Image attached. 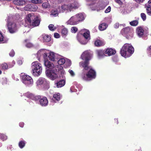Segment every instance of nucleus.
<instances>
[{"label": "nucleus", "mask_w": 151, "mask_h": 151, "mask_svg": "<svg viewBox=\"0 0 151 151\" xmlns=\"http://www.w3.org/2000/svg\"><path fill=\"white\" fill-rule=\"evenodd\" d=\"M80 67L83 68V72L81 75V78L85 81H88L95 78L96 76L95 71L92 67L89 66V64L86 62L84 63H80Z\"/></svg>", "instance_id": "f257e3e1"}, {"label": "nucleus", "mask_w": 151, "mask_h": 151, "mask_svg": "<svg viewBox=\"0 0 151 151\" xmlns=\"http://www.w3.org/2000/svg\"><path fill=\"white\" fill-rule=\"evenodd\" d=\"M134 48L132 45L129 44H124L120 50L122 56L125 58L130 57L134 52Z\"/></svg>", "instance_id": "f03ea898"}, {"label": "nucleus", "mask_w": 151, "mask_h": 151, "mask_svg": "<svg viewBox=\"0 0 151 151\" xmlns=\"http://www.w3.org/2000/svg\"><path fill=\"white\" fill-rule=\"evenodd\" d=\"M77 38L79 42L81 44H86L90 39L89 31L86 29L81 30V34L78 35Z\"/></svg>", "instance_id": "7ed1b4c3"}, {"label": "nucleus", "mask_w": 151, "mask_h": 151, "mask_svg": "<svg viewBox=\"0 0 151 151\" xmlns=\"http://www.w3.org/2000/svg\"><path fill=\"white\" fill-rule=\"evenodd\" d=\"M32 73L35 76H39L42 71L41 64L37 61L33 62L31 64Z\"/></svg>", "instance_id": "20e7f679"}, {"label": "nucleus", "mask_w": 151, "mask_h": 151, "mask_svg": "<svg viewBox=\"0 0 151 151\" xmlns=\"http://www.w3.org/2000/svg\"><path fill=\"white\" fill-rule=\"evenodd\" d=\"M36 83L37 86L44 90H47L50 88L49 82L43 78H40L37 81Z\"/></svg>", "instance_id": "39448f33"}, {"label": "nucleus", "mask_w": 151, "mask_h": 151, "mask_svg": "<svg viewBox=\"0 0 151 151\" xmlns=\"http://www.w3.org/2000/svg\"><path fill=\"white\" fill-rule=\"evenodd\" d=\"M78 7V6L77 5H75L73 4H63L60 7H59L58 9H59L60 12H68Z\"/></svg>", "instance_id": "423d86ee"}, {"label": "nucleus", "mask_w": 151, "mask_h": 151, "mask_svg": "<svg viewBox=\"0 0 151 151\" xmlns=\"http://www.w3.org/2000/svg\"><path fill=\"white\" fill-rule=\"evenodd\" d=\"M22 82L27 86H32L33 83L32 78L29 76L24 74L22 76Z\"/></svg>", "instance_id": "0eeeda50"}, {"label": "nucleus", "mask_w": 151, "mask_h": 151, "mask_svg": "<svg viewBox=\"0 0 151 151\" xmlns=\"http://www.w3.org/2000/svg\"><path fill=\"white\" fill-rule=\"evenodd\" d=\"M9 18L8 17L7 19V26L9 32L11 33L15 32L17 29L16 24L14 22H9Z\"/></svg>", "instance_id": "6e6552de"}, {"label": "nucleus", "mask_w": 151, "mask_h": 151, "mask_svg": "<svg viewBox=\"0 0 151 151\" xmlns=\"http://www.w3.org/2000/svg\"><path fill=\"white\" fill-rule=\"evenodd\" d=\"M92 56L91 52L90 50H87L84 51L82 54L81 58L83 60H85L84 62H81L80 63H84L86 62L89 64L88 61L90 60Z\"/></svg>", "instance_id": "1a4fd4ad"}, {"label": "nucleus", "mask_w": 151, "mask_h": 151, "mask_svg": "<svg viewBox=\"0 0 151 151\" xmlns=\"http://www.w3.org/2000/svg\"><path fill=\"white\" fill-rule=\"evenodd\" d=\"M58 64L61 65H64V67L65 68H67L70 67L71 64V61L67 58H61L58 61Z\"/></svg>", "instance_id": "9d476101"}, {"label": "nucleus", "mask_w": 151, "mask_h": 151, "mask_svg": "<svg viewBox=\"0 0 151 151\" xmlns=\"http://www.w3.org/2000/svg\"><path fill=\"white\" fill-rule=\"evenodd\" d=\"M47 76L50 79L54 80L58 77V74L56 73L54 70H47L46 71Z\"/></svg>", "instance_id": "9b49d317"}, {"label": "nucleus", "mask_w": 151, "mask_h": 151, "mask_svg": "<svg viewBox=\"0 0 151 151\" xmlns=\"http://www.w3.org/2000/svg\"><path fill=\"white\" fill-rule=\"evenodd\" d=\"M36 17L33 14H29L26 17L25 22L27 24H31L32 22L34 19H36Z\"/></svg>", "instance_id": "f8f14e48"}, {"label": "nucleus", "mask_w": 151, "mask_h": 151, "mask_svg": "<svg viewBox=\"0 0 151 151\" xmlns=\"http://www.w3.org/2000/svg\"><path fill=\"white\" fill-rule=\"evenodd\" d=\"M78 21L76 15L71 17L66 22L67 24L75 25L78 23Z\"/></svg>", "instance_id": "ddd939ff"}, {"label": "nucleus", "mask_w": 151, "mask_h": 151, "mask_svg": "<svg viewBox=\"0 0 151 151\" xmlns=\"http://www.w3.org/2000/svg\"><path fill=\"white\" fill-rule=\"evenodd\" d=\"M24 95L25 96L31 99L32 100H37V99H39L40 97L39 96H34L31 93L29 92H27L24 93Z\"/></svg>", "instance_id": "4468645a"}, {"label": "nucleus", "mask_w": 151, "mask_h": 151, "mask_svg": "<svg viewBox=\"0 0 151 151\" xmlns=\"http://www.w3.org/2000/svg\"><path fill=\"white\" fill-rule=\"evenodd\" d=\"M40 104L42 106H46L48 104V101L46 97H43L40 98Z\"/></svg>", "instance_id": "2eb2a0df"}, {"label": "nucleus", "mask_w": 151, "mask_h": 151, "mask_svg": "<svg viewBox=\"0 0 151 151\" xmlns=\"http://www.w3.org/2000/svg\"><path fill=\"white\" fill-rule=\"evenodd\" d=\"M40 38L42 39L44 42H48L50 41L51 38L50 36L45 34L42 35L40 37Z\"/></svg>", "instance_id": "dca6fc26"}, {"label": "nucleus", "mask_w": 151, "mask_h": 151, "mask_svg": "<svg viewBox=\"0 0 151 151\" xmlns=\"http://www.w3.org/2000/svg\"><path fill=\"white\" fill-rule=\"evenodd\" d=\"M60 95L59 93H57L54 94L53 95V97L51 100V102H56V101H59L60 98Z\"/></svg>", "instance_id": "f3484780"}, {"label": "nucleus", "mask_w": 151, "mask_h": 151, "mask_svg": "<svg viewBox=\"0 0 151 151\" xmlns=\"http://www.w3.org/2000/svg\"><path fill=\"white\" fill-rule=\"evenodd\" d=\"M144 30L142 27H138L136 29V32L139 37H142L144 34Z\"/></svg>", "instance_id": "a211bd4d"}, {"label": "nucleus", "mask_w": 151, "mask_h": 151, "mask_svg": "<svg viewBox=\"0 0 151 151\" xmlns=\"http://www.w3.org/2000/svg\"><path fill=\"white\" fill-rule=\"evenodd\" d=\"M75 15H76V17L78 23L82 21L84 19L85 17L84 14L82 13H80Z\"/></svg>", "instance_id": "6ab92c4d"}, {"label": "nucleus", "mask_w": 151, "mask_h": 151, "mask_svg": "<svg viewBox=\"0 0 151 151\" xmlns=\"http://www.w3.org/2000/svg\"><path fill=\"white\" fill-rule=\"evenodd\" d=\"M104 6H100L96 4L92 5L91 7L92 10H97L98 11L104 9Z\"/></svg>", "instance_id": "aec40b11"}, {"label": "nucleus", "mask_w": 151, "mask_h": 151, "mask_svg": "<svg viewBox=\"0 0 151 151\" xmlns=\"http://www.w3.org/2000/svg\"><path fill=\"white\" fill-rule=\"evenodd\" d=\"M44 65L47 68L51 69L53 68L54 66V64L48 60L45 61Z\"/></svg>", "instance_id": "412c9836"}, {"label": "nucleus", "mask_w": 151, "mask_h": 151, "mask_svg": "<svg viewBox=\"0 0 151 151\" xmlns=\"http://www.w3.org/2000/svg\"><path fill=\"white\" fill-rule=\"evenodd\" d=\"M13 3L16 5L19 6H23L25 4L26 2L23 0H14L13 1Z\"/></svg>", "instance_id": "4be33fe9"}, {"label": "nucleus", "mask_w": 151, "mask_h": 151, "mask_svg": "<svg viewBox=\"0 0 151 151\" xmlns=\"http://www.w3.org/2000/svg\"><path fill=\"white\" fill-rule=\"evenodd\" d=\"M116 52L115 50L111 48L107 49L105 52V53L108 56H111L114 54Z\"/></svg>", "instance_id": "5701e85b"}, {"label": "nucleus", "mask_w": 151, "mask_h": 151, "mask_svg": "<svg viewBox=\"0 0 151 151\" xmlns=\"http://www.w3.org/2000/svg\"><path fill=\"white\" fill-rule=\"evenodd\" d=\"M60 12L59 9L58 8L57 9H52L50 12V15L52 17H56L57 16Z\"/></svg>", "instance_id": "b1692460"}, {"label": "nucleus", "mask_w": 151, "mask_h": 151, "mask_svg": "<svg viewBox=\"0 0 151 151\" xmlns=\"http://www.w3.org/2000/svg\"><path fill=\"white\" fill-rule=\"evenodd\" d=\"M56 70H58L59 73H60L61 75H64L65 74V71L64 70L63 68L61 65H58L55 67Z\"/></svg>", "instance_id": "393cba45"}, {"label": "nucleus", "mask_w": 151, "mask_h": 151, "mask_svg": "<svg viewBox=\"0 0 151 151\" xmlns=\"http://www.w3.org/2000/svg\"><path fill=\"white\" fill-rule=\"evenodd\" d=\"M40 22V20L39 19L36 17V19H34L33 21L32 22L31 24L34 27L37 26L39 25Z\"/></svg>", "instance_id": "a878e982"}, {"label": "nucleus", "mask_w": 151, "mask_h": 151, "mask_svg": "<svg viewBox=\"0 0 151 151\" xmlns=\"http://www.w3.org/2000/svg\"><path fill=\"white\" fill-rule=\"evenodd\" d=\"M56 54L53 52H50L47 54L49 59L52 61L55 60Z\"/></svg>", "instance_id": "bb28decb"}, {"label": "nucleus", "mask_w": 151, "mask_h": 151, "mask_svg": "<svg viewBox=\"0 0 151 151\" xmlns=\"http://www.w3.org/2000/svg\"><path fill=\"white\" fill-rule=\"evenodd\" d=\"M65 83L64 80H60L59 81L55 83V85L58 88H60L63 86Z\"/></svg>", "instance_id": "cd10ccee"}, {"label": "nucleus", "mask_w": 151, "mask_h": 151, "mask_svg": "<svg viewBox=\"0 0 151 151\" xmlns=\"http://www.w3.org/2000/svg\"><path fill=\"white\" fill-rule=\"evenodd\" d=\"M37 55L39 57H40L41 55H43L44 58H45L47 56V53L44 52L43 50H41L37 52Z\"/></svg>", "instance_id": "c85d7f7f"}, {"label": "nucleus", "mask_w": 151, "mask_h": 151, "mask_svg": "<svg viewBox=\"0 0 151 151\" xmlns=\"http://www.w3.org/2000/svg\"><path fill=\"white\" fill-rule=\"evenodd\" d=\"M107 26V25L106 23H104L99 25V28L100 30L103 31L106 29Z\"/></svg>", "instance_id": "c756f323"}, {"label": "nucleus", "mask_w": 151, "mask_h": 151, "mask_svg": "<svg viewBox=\"0 0 151 151\" xmlns=\"http://www.w3.org/2000/svg\"><path fill=\"white\" fill-rule=\"evenodd\" d=\"M130 29L129 27H126L122 30L121 33L124 36L127 34L130 31Z\"/></svg>", "instance_id": "7c9ffc66"}, {"label": "nucleus", "mask_w": 151, "mask_h": 151, "mask_svg": "<svg viewBox=\"0 0 151 151\" xmlns=\"http://www.w3.org/2000/svg\"><path fill=\"white\" fill-rule=\"evenodd\" d=\"M97 54L99 58H101L105 56L104 52L102 50H97Z\"/></svg>", "instance_id": "2f4dec72"}, {"label": "nucleus", "mask_w": 151, "mask_h": 151, "mask_svg": "<svg viewBox=\"0 0 151 151\" xmlns=\"http://www.w3.org/2000/svg\"><path fill=\"white\" fill-rule=\"evenodd\" d=\"M8 66L6 63H4L0 65V68L2 70H6L7 69Z\"/></svg>", "instance_id": "473e14b6"}, {"label": "nucleus", "mask_w": 151, "mask_h": 151, "mask_svg": "<svg viewBox=\"0 0 151 151\" xmlns=\"http://www.w3.org/2000/svg\"><path fill=\"white\" fill-rule=\"evenodd\" d=\"M104 44V43L100 40H96L95 42V45L97 46H100L103 45Z\"/></svg>", "instance_id": "72a5a7b5"}, {"label": "nucleus", "mask_w": 151, "mask_h": 151, "mask_svg": "<svg viewBox=\"0 0 151 151\" xmlns=\"http://www.w3.org/2000/svg\"><path fill=\"white\" fill-rule=\"evenodd\" d=\"M29 2L33 4H41L43 2V1L42 0H31Z\"/></svg>", "instance_id": "f704fd0d"}, {"label": "nucleus", "mask_w": 151, "mask_h": 151, "mask_svg": "<svg viewBox=\"0 0 151 151\" xmlns=\"http://www.w3.org/2000/svg\"><path fill=\"white\" fill-rule=\"evenodd\" d=\"M68 30L65 28L63 29L61 31V33L63 37H65L68 34Z\"/></svg>", "instance_id": "c9c22d12"}, {"label": "nucleus", "mask_w": 151, "mask_h": 151, "mask_svg": "<svg viewBox=\"0 0 151 151\" xmlns=\"http://www.w3.org/2000/svg\"><path fill=\"white\" fill-rule=\"evenodd\" d=\"M31 11H36L38 9L37 6L35 4H31Z\"/></svg>", "instance_id": "e433bc0d"}, {"label": "nucleus", "mask_w": 151, "mask_h": 151, "mask_svg": "<svg viewBox=\"0 0 151 151\" xmlns=\"http://www.w3.org/2000/svg\"><path fill=\"white\" fill-rule=\"evenodd\" d=\"M130 25L133 26H137L138 24V21L137 20H134L130 22Z\"/></svg>", "instance_id": "4c0bfd02"}, {"label": "nucleus", "mask_w": 151, "mask_h": 151, "mask_svg": "<svg viewBox=\"0 0 151 151\" xmlns=\"http://www.w3.org/2000/svg\"><path fill=\"white\" fill-rule=\"evenodd\" d=\"M49 29L51 31H54L56 29V27L52 24H50L48 26Z\"/></svg>", "instance_id": "58836bf2"}, {"label": "nucleus", "mask_w": 151, "mask_h": 151, "mask_svg": "<svg viewBox=\"0 0 151 151\" xmlns=\"http://www.w3.org/2000/svg\"><path fill=\"white\" fill-rule=\"evenodd\" d=\"M31 4L26 5L24 8V10L25 11H31Z\"/></svg>", "instance_id": "ea45409f"}, {"label": "nucleus", "mask_w": 151, "mask_h": 151, "mask_svg": "<svg viewBox=\"0 0 151 151\" xmlns=\"http://www.w3.org/2000/svg\"><path fill=\"white\" fill-rule=\"evenodd\" d=\"M42 6L44 8H49L50 5L47 2H44L42 4Z\"/></svg>", "instance_id": "a19ab883"}, {"label": "nucleus", "mask_w": 151, "mask_h": 151, "mask_svg": "<svg viewBox=\"0 0 151 151\" xmlns=\"http://www.w3.org/2000/svg\"><path fill=\"white\" fill-rule=\"evenodd\" d=\"M145 6L147 9L151 8V0L149 1L148 3L145 4Z\"/></svg>", "instance_id": "79ce46f5"}, {"label": "nucleus", "mask_w": 151, "mask_h": 151, "mask_svg": "<svg viewBox=\"0 0 151 151\" xmlns=\"http://www.w3.org/2000/svg\"><path fill=\"white\" fill-rule=\"evenodd\" d=\"M0 138L4 141L7 139V137L3 134L0 133Z\"/></svg>", "instance_id": "37998d69"}, {"label": "nucleus", "mask_w": 151, "mask_h": 151, "mask_svg": "<svg viewBox=\"0 0 151 151\" xmlns=\"http://www.w3.org/2000/svg\"><path fill=\"white\" fill-rule=\"evenodd\" d=\"M5 41L4 39V37L2 34L0 32V43H4Z\"/></svg>", "instance_id": "c03bdc74"}, {"label": "nucleus", "mask_w": 151, "mask_h": 151, "mask_svg": "<svg viewBox=\"0 0 151 151\" xmlns=\"http://www.w3.org/2000/svg\"><path fill=\"white\" fill-rule=\"evenodd\" d=\"M25 145V143L24 141H20L19 143V146L21 148H23L24 146Z\"/></svg>", "instance_id": "a18cd8bd"}, {"label": "nucleus", "mask_w": 151, "mask_h": 151, "mask_svg": "<svg viewBox=\"0 0 151 151\" xmlns=\"http://www.w3.org/2000/svg\"><path fill=\"white\" fill-rule=\"evenodd\" d=\"M76 83L75 82L74 83L76 86V87L78 88L79 91H80L82 88V86L80 84H78Z\"/></svg>", "instance_id": "49530a36"}, {"label": "nucleus", "mask_w": 151, "mask_h": 151, "mask_svg": "<svg viewBox=\"0 0 151 151\" xmlns=\"http://www.w3.org/2000/svg\"><path fill=\"white\" fill-rule=\"evenodd\" d=\"M141 17L143 21L146 20V14L144 13H142L141 14Z\"/></svg>", "instance_id": "de8ad7c7"}, {"label": "nucleus", "mask_w": 151, "mask_h": 151, "mask_svg": "<svg viewBox=\"0 0 151 151\" xmlns=\"http://www.w3.org/2000/svg\"><path fill=\"white\" fill-rule=\"evenodd\" d=\"M75 87L74 86H72L70 88V91L71 92H76L77 91V90L75 88Z\"/></svg>", "instance_id": "09e8293b"}, {"label": "nucleus", "mask_w": 151, "mask_h": 151, "mask_svg": "<svg viewBox=\"0 0 151 151\" xmlns=\"http://www.w3.org/2000/svg\"><path fill=\"white\" fill-rule=\"evenodd\" d=\"M78 30V29L76 27H73L71 28V31L72 33H75Z\"/></svg>", "instance_id": "8fccbe9b"}, {"label": "nucleus", "mask_w": 151, "mask_h": 151, "mask_svg": "<svg viewBox=\"0 0 151 151\" xmlns=\"http://www.w3.org/2000/svg\"><path fill=\"white\" fill-rule=\"evenodd\" d=\"M147 52L148 55L151 56V45L147 49Z\"/></svg>", "instance_id": "3c124183"}, {"label": "nucleus", "mask_w": 151, "mask_h": 151, "mask_svg": "<svg viewBox=\"0 0 151 151\" xmlns=\"http://www.w3.org/2000/svg\"><path fill=\"white\" fill-rule=\"evenodd\" d=\"M111 10V7L110 6H109L105 11V12L106 13H109L110 12Z\"/></svg>", "instance_id": "603ef678"}, {"label": "nucleus", "mask_w": 151, "mask_h": 151, "mask_svg": "<svg viewBox=\"0 0 151 151\" xmlns=\"http://www.w3.org/2000/svg\"><path fill=\"white\" fill-rule=\"evenodd\" d=\"M15 55V52L13 50H12L9 53V55L11 57H13Z\"/></svg>", "instance_id": "864d4df0"}, {"label": "nucleus", "mask_w": 151, "mask_h": 151, "mask_svg": "<svg viewBox=\"0 0 151 151\" xmlns=\"http://www.w3.org/2000/svg\"><path fill=\"white\" fill-rule=\"evenodd\" d=\"M68 72L70 73V75L72 76H75V74L74 72L72 70H68Z\"/></svg>", "instance_id": "5fc2aeb1"}, {"label": "nucleus", "mask_w": 151, "mask_h": 151, "mask_svg": "<svg viewBox=\"0 0 151 151\" xmlns=\"http://www.w3.org/2000/svg\"><path fill=\"white\" fill-rule=\"evenodd\" d=\"M15 62L14 60H13L12 62L11 63L9 64V68L12 67L15 65Z\"/></svg>", "instance_id": "6e6d98bb"}, {"label": "nucleus", "mask_w": 151, "mask_h": 151, "mask_svg": "<svg viewBox=\"0 0 151 151\" xmlns=\"http://www.w3.org/2000/svg\"><path fill=\"white\" fill-rule=\"evenodd\" d=\"M26 46L27 47L30 48L32 47L33 46V45L32 43L29 42L26 44Z\"/></svg>", "instance_id": "4d7b16f0"}, {"label": "nucleus", "mask_w": 151, "mask_h": 151, "mask_svg": "<svg viewBox=\"0 0 151 151\" xmlns=\"http://www.w3.org/2000/svg\"><path fill=\"white\" fill-rule=\"evenodd\" d=\"M147 12L149 15L151 16V8L150 9H147Z\"/></svg>", "instance_id": "13d9d810"}, {"label": "nucleus", "mask_w": 151, "mask_h": 151, "mask_svg": "<svg viewBox=\"0 0 151 151\" xmlns=\"http://www.w3.org/2000/svg\"><path fill=\"white\" fill-rule=\"evenodd\" d=\"M54 37L56 38H58L60 37V35L58 33H55L54 34Z\"/></svg>", "instance_id": "bf43d9fd"}, {"label": "nucleus", "mask_w": 151, "mask_h": 151, "mask_svg": "<svg viewBox=\"0 0 151 151\" xmlns=\"http://www.w3.org/2000/svg\"><path fill=\"white\" fill-rule=\"evenodd\" d=\"M119 26V24L118 23H116L114 25L115 28L116 29L118 28Z\"/></svg>", "instance_id": "052dcab7"}, {"label": "nucleus", "mask_w": 151, "mask_h": 151, "mask_svg": "<svg viewBox=\"0 0 151 151\" xmlns=\"http://www.w3.org/2000/svg\"><path fill=\"white\" fill-rule=\"evenodd\" d=\"M19 125L21 127H22L24 125V123L23 122H20L19 124Z\"/></svg>", "instance_id": "680f3d73"}, {"label": "nucleus", "mask_w": 151, "mask_h": 151, "mask_svg": "<svg viewBox=\"0 0 151 151\" xmlns=\"http://www.w3.org/2000/svg\"><path fill=\"white\" fill-rule=\"evenodd\" d=\"M119 4H122V1L120 0H115Z\"/></svg>", "instance_id": "e2e57ef3"}, {"label": "nucleus", "mask_w": 151, "mask_h": 151, "mask_svg": "<svg viewBox=\"0 0 151 151\" xmlns=\"http://www.w3.org/2000/svg\"><path fill=\"white\" fill-rule=\"evenodd\" d=\"M2 80L4 81V82L2 83V84H4L5 83H6V78H3L2 79Z\"/></svg>", "instance_id": "0e129e2a"}, {"label": "nucleus", "mask_w": 151, "mask_h": 151, "mask_svg": "<svg viewBox=\"0 0 151 151\" xmlns=\"http://www.w3.org/2000/svg\"><path fill=\"white\" fill-rule=\"evenodd\" d=\"M135 1L137 3H140L142 2L144 0H135Z\"/></svg>", "instance_id": "69168bd1"}, {"label": "nucleus", "mask_w": 151, "mask_h": 151, "mask_svg": "<svg viewBox=\"0 0 151 151\" xmlns=\"http://www.w3.org/2000/svg\"><path fill=\"white\" fill-rule=\"evenodd\" d=\"M18 63L19 64V65H21L22 64V62L21 60H19L18 61Z\"/></svg>", "instance_id": "338daca9"}, {"label": "nucleus", "mask_w": 151, "mask_h": 151, "mask_svg": "<svg viewBox=\"0 0 151 151\" xmlns=\"http://www.w3.org/2000/svg\"><path fill=\"white\" fill-rule=\"evenodd\" d=\"M112 60H113L115 61V62H116L117 61V58H112Z\"/></svg>", "instance_id": "774afa93"}]
</instances>
